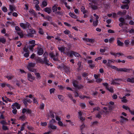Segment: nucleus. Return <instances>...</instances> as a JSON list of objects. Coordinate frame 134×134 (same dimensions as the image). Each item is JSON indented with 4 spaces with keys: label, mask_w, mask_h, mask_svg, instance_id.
Listing matches in <instances>:
<instances>
[{
    "label": "nucleus",
    "mask_w": 134,
    "mask_h": 134,
    "mask_svg": "<svg viewBox=\"0 0 134 134\" xmlns=\"http://www.w3.org/2000/svg\"><path fill=\"white\" fill-rule=\"evenodd\" d=\"M66 48V47L63 46L58 47V49L61 53H63L64 54L67 56L69 51V49L67 48L65 50Z\"/></svg>",
    "instance_id": "nucleus-1"
},
{
    "label": "nucleus",
    "mask_w": 134,
    "mask_h": 134,
    "mask_svg": "<svg viewBox=\"0 0 134 134\" xmlns=\"http://www.w3.org/2000/svg\"><path fill=\"white\" fill-rule=\"evenodd\" d=\"M72 83L73 86L78 90L82 89L83 87V86L81 84L78 85L79 81L76 80H74Z\"/></svg>",
    "instance_id": "nucleus-2"
},
{
    "label": "nucleus",
    "mask_w": 134,
    "mask_h": 134,
    "mask_svg": "<svg viewBox=\"0 0 134 134\" xmlns=\"http://www.w3.org/2000/svg\"><path fill=\"white\" fill-rule=\"evenodd\" d=\"M20 26L23 29H26L27 28H30L31 27V25L28 22H26L25 24L20 23L19 24Z\"/></svg>",
    "instance_id": "nucleus-3"
},
{
    "label": "nucleus",
    "mask_w": 134,
    "mask_h": 134,
    "mask_svg": "<svg viewBox=\"0 0 134 134\" xmlns=\"http://www.w3.org/2000/svg\"><path fill=\"white\" fill-rule=\"evenodd\" d=\"M27 36L29 37H33L34 34L36 33L35 30L31 29H28L27 30Z\"/></svg>",
    "instance_id": "nucleus-4"
},
{
    "label": "nucleus",
    "mask_w": 134,
    "mask_h": 134,
    "mask_svg": "<svg viewBox=\"0 0 134 134\" xmlns=\"http://www.w3.org/2000/svg\"><path fill=\"white\" fill-rule=\"evenodd\" d=\"M35 66V64L34 63H30L28 64L27 66V68L29 71L33 72H35L36 70L32 68L34 67Z\"/></svg>",
    "instance_id": "nucleus-5"
},
{
    "label": "nucleus",
    "mask_w": 134,
    "mask_h": 134,
    "mask_svg": "<svg viewBox=\"0 0 134 134\" xmlns=\"http://www.w3.org/2000/svg\"><path fill=\"white\" fill-rule=\"evenodd\" d=\"M102 85L105 87V88L107 90H108L111 93H113L114 92L113 87H111L109 88L108 83H103Z\"/></svg>",
    "instance_id": "nucleus-6"
},
{
    "label": "nucleus",
    "mask_w": 134,
    "mask_h": 134,
    "mask_svg": "<svg viewBox=\"0 0 134 134\" xmlns=\"http://www.w3.org/2000/svg\"><path fill=\"white\" fill-rule=\"evenodd\" d=\"M131 70H132V69H127L125 68L117 69V71H123L128 73H130Z\"/></svg>",
    "instance_id": "nucleus-7"
},
{
    "label": "nucleus",
    "mask_w": 134,
    "mask_h": 134,
    "mask_svg": "<svg viewBox=\"0 0 134 134\" xmlns=\"http://www.w3.org/2000/svg\"><path fill=\"white\" fill-rule=\"evenodd\" d=\"M52 10L53 12L55 13L57 15H61L62 14V13L60 11H57V7L56 4H55L52 7Z\"/></svg>",
    "instance_id": "nucleus-8"
},
{
    "label": "nucleus",
    "mask_w": 134,
    "mask_h": 134,
    "mask_svg": "<svg viewBox=\"0 0 134 134\" xmlns=\"http://www.w3.org/2000/svg\"><path fill=\"white\" fill-rule=\"evenodd\" d=\"M22 102L25 106H26L28 105L27 103H31L32 102V101L30 99L27 98L23 99L22 100Z\"/></svg>",
    "instance_id": "nucleus-9"
},
{
    "label": "nucleus",
    "mask_w": 134,
    "mask_h": 134,
    "mask_svg": "<svg viewBox=\"0 0 134 134\" xmlns=\"http://www.w3.org/2000/svg\"><path fill=\"white\" fill-rule=\"evenodd\" d=\"M25 113L27 114H31L32 113V111L31 109L28 108H23L22 110V113L24 114Z\"/></svg>",
    "instance_id": "nucleus-10"
},
{
    "label": "nucleus",
    "mask_w": 134,
    "mask_h": 134,
    "mask_svg": "<svg viewBox=\"0 0 134 134\" xmlns=\"http://www.w3.org/2000/svg\"><path fill=\"white\" fill-rule=\"evenodd\" d=\"M49 56L51 58H53V60L55 61H57L58 60V58L55 57V55L54 52H51L49 54Z\"/></svg>",
    "instance_id": "nucleus-11"
},
{
    "label": "nucleus",
    "mask_w": 134,
    "mask_h": 134,
    "mask_svg": "<svg viewBox=\"0 0 134 134\" xmlns=\"http://www.w3.org/2000/svg\"><path fill=\"white\" fill-rule=\"evenodd\" d=\"M35 77L33 76L30 73L27 74V79L30 82H32L34 80Z\"/></svg>",
    "instance_id": "nucleus-12"
},
{
    "label": "nucleus",
    "mask_w": 134,
    "mask_h": 134,
    "mask_svg": "<svg viewBox=\"0 0 134 134\" xmlns=\"http://www.w3.org/2000/svg\"><path fill=\"white\" fill-rule=\"evenodd\" d=\"M37 54L39 55H42L43 53V51L42 48L38 47Z\"/></svg>",
    "instance_id": "nucleus-13"
},
{
    "label": "nucleus",
    "mask_w": 134,
    "mask_h": 134,
    "mask_svg": "<svg viewBox=\"0 0 134 134\" xmlns=\"http://www.w3.org/2000/svg\"><path fill=\"white\" fill-rule=\"evenodd\" d=\"M20 105L16 102L13 103L11 106V107H16L18 109H19L20 108Z\"/></svg>",
    "instance_id": "nucleus-14"
},
{
    "label": "nucleus",
    "mask_w": 134,
    "mask_h": 134,
    "mask_svg": "<svg viewBox=\"0 0 134 134\" xmlns=\"http://www.w3.org/2000/svg\"><path fill=\"white\" fill-rule=\"evenodd\" d=\"M44 11L48 14H50L52 12V9L51 7H47L44 9Z\"/></svg>",
    "instance_id": "nucleus-15"
},
{
    "label": "nucleus",
    "mask_w": 134,
    "mask_h": 134,
    "mask_svg": "<svg viewBox=\"0 0 134 134\" xmlns=\"http://www.w3.org/2000/svg\"><path fill=\"white\" fill-rule=\"evenodd\" d=\"M120 118H121V119L119 121L121 123H123L125 121H128V119L122 116H120Z\"/></svg>",
    "instance_id": "nucleus-16"
},
{
    "label": "nucleus",
    "mask_w": 134,
    "mask_h": 134,
    "mask_svg": "<svg viewBox=\"0 0 134 134\" xmlns=\"http://www.w3.org/2000/svg\"><path fill=\"white\" fill-rule=\"evenodd\" d=\"M126 12V10H124L122 12L120 11L117 12V14L120 16L125 15Z\"/></svg>",
    "instance_id": "nucleus-17"
},
{
    "label": "nucleus",
    "mask_w": 134,
    "mask_h": 134,
    "mask_svg": "<svg viewBox=\"0 0 134 134\" xmlns=\"http://www.w3.org/2000/svg\"><path fill=\"white\" fill-rule=\"evenodd\" d=\"M110 53L111 55L114 56L115 58L116 57L117 55H119L118 57H119L120 55H124V54L121 53H114L112 52H110Z\"/></svg>",
    "instance_id": "nucleus-18"
},
{
    "label": "nucleus",
    "mask_w": 134,
    "mask_h": 134,
    "mask_svg": "<svg viewBox=\"0 0 134 134\" xmlns=\"http://www.w3.org/2000/svg\"><path fill=\"white\" fill-rule=\"evenodd\" d=\"M43 60V64L45 63L46 65L48 66L50 65V64L48 63V62L49 63V61L47 57L46 58H44Z\"/></svg>",
    "instance_id": "nucleus-19"
},
{
    "label": "nucleus",
    "mask_w": 134,
    "mask_h": 134,
    "mask_svg": "<svg viewBox=\"0 0 134 134\" xmlns=\"http://www.w3.org/2000/svg\"><path fill=\"white\" fill-rule=\"evenodd\" d=\"M127 82L132 83H134V77H132L131 78H128L127 80Z\"/></svg>",
    "instance_id": "nucleus-20"
},
{
    "label": "nucleus",
    "mask_w": 134,
    "mask_h": 134,
    "mask_svg": "<svg viewBox=\"0 0 134 134\" xmlns=\"http://www.w3.org/2000/svg\"><path fill=\"white\" fill-rule=\"evenodd\" d=\"M35 74L36 75V79L38 80H40L41 79V76L39 73L35 72Z\"/></svg>",
    "instance_id": "nucleus-21"
},
{
    "label": "nucleus",
    "mask_w": 134,
    "mask_h": 134,
    "mask_svg": "<svg viewBox=\"0 0 134 134\" xmlns=\"http://www.w3.org/2000/svg\"><path fill=\"white\" fill-rule=\"evenodd\" d=\"M129 7L128 4H126L122 5L121 6V8L122 9H129Z\"/></svg>",
    "instance_id": "nucleus-22"
},
{
    "label": "nucleus",
    "mask_w": 134,
    "mask_h": 134,
    "mask_svg": "<svg viewBox=\"0 0 134 134\" xmlns=\"http://www.w3.org/2000/svg\"><path fill=\"white\" fill-rule=\"evenodd\" d=\"M69 15L72 18L74 19L77 18V16L73 13H72L70 12L69 13Z\"/></svg>",
    "instance_id": "nucleus-23"
},
{
    "label": "nucleus",
    "mask_w": 134,
    "mask_h": 134,
    "mask_svg": "<svg viewBox=\"0 0 134 134\" xmlns=\"http://www.w3.org/2000/svg\"><path fill=\"white\" fill-rule=\"evenodd\" d=\"M39 3V1H37V2H36V4L35 5V8L36 9L38 10H39L40 9V8L39 5L37 4Z\"/></svg>",
    "instance_id": "nucleus-24"
},
{
    "label": "nucleus",
    "mask_w": 134,
    "mask_h": 134,
    "mask_svg": "<svg viewBox=\"0 0 134 134\" xmlns=\"http://www.w3.org/2000/svg\"><path fill=\"white\" fill-rule=\"evenodd\" d=\"M79 117H80V120H84V119H83V116H82V114L81 111H80L79 112Z\"/></svg>",
    "instance_id": "nucleus-25"
},
{
    "label": "nucleus",
    "mask_w": 134,
    "mask_h": 134,
    "mask_svg": "<svg viewBox=\"0 0 134 134\" xmlns=\"http://www.w3.org/2000/svg\"><path fill=\"white\" fill-rule=\"evenodd\" d=\"M54 112L52 110L49 111L50 116L52 118H53L54 117Z\"/></svg>",
    "instance_id": "nucleus-26"
},
{
    "label": "nucleus",
    "mask_w": 134,
    "mask_h": 134,
    "mask_svg": "<svg viewBox=\"0 0 134 134\" xmlns=\"http://www.w3.org/2000/svg\"><path fill=\"white\" fill-rule=\"evenodd\" d=\"M74 51H69V53H68V54L67 55V56H68L69 57H73V56Z\"/></svg>",
    "instance_id": "nucleus-27"
},
{
    "label": "nucleus",
    "mask_w": 134,
    "mask_h": 134,
    "mask_svg": "<svg viewBox=\"0 0 134 134\" xmlns=\"http://www.w3.org/2000/svg\"><path fill=\"white\" fill-rule=\"evenodd\" d=\"M102 113L100 111H99L97 114L96 115V117L100 119L102 117Z\"/></svg>",
    "instance_id": "nucleus-28"
},
{
    "label": "nucleus",
    "mask_w": 134,
    "mask_h": 134,
    "mask_svg": "<svg viewBox=\"0 0 134 134\" xmlns=\"http://www.w3.org/2000/svg\"><path fill=\"white\" fill-rule=\"evenodd\" d=\"M42 5L41 7L42 8L46 7L47 5V2L45 1H43L42 2Z\"/></svg>",
    "instance_id": "nucleus-29"
},
{
    "label": "nucleus",
    "mask_w": 134,
    "mask_h": 134,
    "mask_svg": "<svg viewBox=\"0 0 134 134\" xmlns=\"http://www.w3.org/2000/svg\"><path fill=\"white\" fill-rule=\"evenodd\" d=\"M117 44L118 46H122L124 45V43L119 40H118Z\"/></svg>",
    "instance_id": "nucleus-30"
},
{
    "label": "nucleus",
    "mask_w": 134,
    "mask_h": 134,
    "mask_svg": "<svg viewBox=\"0 0 134 134\" xmlns=\"http://www.w3.org/2000/svg\"><path fill=\"white\" fill-rule=\"evenodd\" d=\"M17 34L20 36V37L22 38L24 37V35L23 32V31H21L20 32H17Z\"/></svg>",
    "instance_id": "nucleus-31"
},
{
    "label": "nucleus",
    "mask_w": 134,
    "mask_h": 134,
    "mask_svg": "<svg viewBox=\"0 0 134 134\" xmlns=\"http://www.w3.org/2000/svg\"><path fill=\"white\" fill-rule=\"evenodd\" d=\"M6 42V40L4 37L0 38V42L4 44Z\"/></svg>",
    "instance_id": "nucleus-32"
},
{
    "label": "nucleus",
    "mask_w": 134,
    "mask_h": 134,
    "mask_svg": "<svg viewBox=\"0 0 134 134\" xmlns=\"http://www.w3.org/2000/svg\"><path fill=\"white\" fill-rule=\"evenodd\" d=\"M49 127L53 130H55L57 129V126H54L52 124H50Z\"/></svg>",
    "instance_id": "nucleus-33"
},
{
    "label": "nucleus",
    "mask_w": 134,
    "mask_h": 134,
    "mask_svg": "<svg viewBox=\"0 0 134 134\" xmlns=\"http://www.w3.org/2000/svg\"><path fill=\"white\" fill-rule=\"evenodd\" d=\"M52 18L51 16L48 15L47 16L44 17V19L47 20L48 21H50L52 19Z\"/></svg>",
    "instance_id": "nucleus-34"
},
{
    "label": "nucleus",
    "mask_w": 134,
    "mask_h": 134,
    "mask_svg": "<svg viewBox=\"0 0 134 134\" xmlns=\"http://www.w3.org/2000/svg\"><path fill=\"white\" fill-rule=\"evenodd\" d=\"M38 33L41 35H43L44 34L43 31V29L41 28H40L39 29Z\"/></svg>",
    "instance_id": "nucleus-35"
},
{
    "label": "nucleus",
    "mask_w": 134,
    "mask_h": 134,
    "mask_svg": "<svg viewBox=\"0 0 134 134\" xmlns=\"http://www.w3.org/2000/svg\"><path fill=\"white\" fill-rule=\"evenodd\" d=\"M80 105L82 109H84L86 107V105L85 103H80Z\"/></svg>",
    "instance_id": "nucleus-36"
},
{
    "label": "nucleus",
    "mask_w": 134,
    "mask_h": 134,
    "mask_svg": "<svg viewBox=\"0 0 134 134\" xmlns=\"http://www.w3.org/2000/svg\"><path fill=\"white\" fill-rule=\"evenodd\" d=\"M85 126V125L83 124L80 126V131L81 133L83 132V129L84 128Z\"/></svg>",
    "instance_id": "nucleus-37"
},
{
    "label": "nucleus",
    "mask_w": 134,
    "mask_h": 134,
    "mask_svg": "<svg viewBox=\"0 0 134 134\" xmlns=\"http://www.w3.org/2000/svg\"><path fill=\"white\" fill-rule=\"evenodd\" d=\"M98 21V20H96V21H94L93 24V25L94 26H96L97 25Z\"/></svg>",
    "instance_id": "nucleus-38"
},
{
    "label": "nucleus",
    "mask_w": 134,
    "mask_h": 134,
    "mask_svg": "<svg viewBox=\"0 0 134 134\" xmlns=\"http://www.w3.org/2000/svg\"><path fill=\"white\" fill-rule=\"evenodd\" d=\"M64 33L68 35L70 33H71L70 31L67 29L66 30L64 31Z\"/></svg>",
    "instance_id": "nucleus-39"
},
{
    "label": "nucleus",
    "mask_w": 134,
    "mask_h": 134,
    "mask_svg": "<svg viewBox=\"0 0 134 134\" xmlns=\"http://www.w3.org/2000/svg\"><path fill=\"white\" fill-rule=\"evenodd\" d=\"M25 116L24 115H23L21 116H20L19 118L20 120L23 121L25 120Z\"/></svg>",
    "instance_id": "nucleus-40"
},
{
    "label": "nucleus",
    "mask_w": 134,
    "mask_h": 134,
    "mask_svg": "<svg viewBox=\"0 0 134 134\" xmlns=\"http://www.w3.org/2000/svg\"><path fill=\"white\" fill-rule=\"evenodd\" d=\"M115 81L114 80H112L111 84L113 85H120V83H119L115 82Z\"/></svg>",
    "instance_id": "nucleus-41"
},
{
    "label": "nucleus",
    "mask_w": 134,
    "mask_h": 134,
    "mask_svg": "<svg viewBox=\"0 0 134 134\" xmlns=\"http://www.w3.org/2000/svg\"><path fill=\"white\" fill-rule=\"evenodd\" d=\"M13 110H12V112L13 114H16L17 113V111L15 107H11Z\"/></svg>",
    "instance_id": "nucleus-42"
},
{
    "label": "nucleus",
    "mask_w": 134,
    "mask_h": 134,
    "mask_svg": "<svg viewBox=\"0 0 134 134\" xmlns=\"http://www.w3.org/2000/svg\"><path fill=\"white\" fill-rule=\"evenodd\" d=\"M112 63V60H108V63L106 65L108 67H110V64Z\"/></svg>",
    "instance_id": "nucleus-43"
},
{
    "label": "nucleus",
    "mask_w": 134,
    "mask_h": 134,
    "mask_svg": "<svg viewBox=\"0 0 134 134\" xmlns=\"http://www.w3.org/2000/svg\"><path fill=\"white\" fill-rule=\"evenodd\" d=\"M74 55L75 57H79L80 56V54L75 51H74Z\"/></svg>",
    "instance_id": "nucleus-44"
},
{
    "label": "nucleus",
    "mask_w": 134,
    "mask_h": 134,
    "mask_svg": "<svg viewBox=\"0 0 134 134\" xmlns=\"http://www.w3.org/2000/svg\"><path fill=\"white\" fill-rule=\"evenodd\" d=\"M58 99L61 101H62L63 100L64 98L63 96L61 95H58Z\"/></svg>",
    "instance_id": "nucleus-45"
},
{
    "label": "nucleus",
    "mask_w": 134,
    "mask_h": 134,
    "mask_svg": "<svg viewBox=\"0 0 134 134\" xmlns=\"http://www.w3.org/2000/svg\"><path fill=\"white\" fill-rule=\"evenodd\" d=\"M100 110V108L99 107H96L93 109V111L92 112H94L95 110H97L99 111Z\"/></svg>",
    "instance_id": "nucleus-46"
},
{
    "label": "nucleus",
    "mask_w": 134,
    "mask_h": 134,
    "mask_svg": "<svg viewBox=\"0 0 134 134\" xmlns=\"http://www.w3.org/2000/svg\"><path fill=\"white\" fill-rule=\"evenodd\" d=\"M2 129L3 130L5 131L8 130H9V129L7 127L4 125H3L2 126Z\"/></svg>",
    "instance_id": "nucleus-47"
},
{
    "label": "nucleus",
    "mask_w": 134,
    "mask_h": 134,
    "mask_svg": "<svg viewBox=\"0 0 134 134\" xmlns=\"http://www.w3.org/2000/svg\"><path fill=\"white\" fill-rule=\"evenodd\" d=\"M44 104L43 103H42L40 104V109L41 110H43L44 109Z\"/></svg>",
    "instance_id": "nucleus-48"
},
{
    "label": "nucleus",
    "mask_w": 134,
    "mask_h": 134,
    "mask_svg": "<svg viewBox=\"0 0 134 134\" xmlns=\"http://www.w3.org/2000/svg\"><path fill=\"white\" fill-rule=\"evenodd\" d=\"M0 123L1 124H2L3 125H7V122L5 120H2L0 122Z\"/></svg>",
    "instance_id": "nucleus-49"
},
{
    "label": "nucleus",
    "mask_w": 134,
    "mask_h": 134,
    "mask_svg": "<svg viewBox=\"0 0 134 134\" xmlns=\"http://www.w3.org/2000/svg\"><path fill=\"white\" fill-rule=\"evenodd\" d=\"M2 9L4 12H6L7 11V8L5 6L3 7Z\"/></svg>",
    "instance_id": "nucleus-50"
},
{
    "label": "nucleus",
    "mask_w": 134,
    "mask_h": 134,
    "mask_svg": "<svg viewBox=\"0 0 134 134\" xmlns=\"http://www.w3.org/2000/svg\"><path fill=\"white\" fill-rule=\"evenodd\" d=\"M92 8L94 10L97 9L98 7L97 6L94 5H92L91 6Z\"/></svg>",
    "instance_id": "nucleus-51"
},
{
    "label": "nucleus",
    "mask_w": 134,
    "mask_h": 134,
    "mask_svg": "<svg viewBox=\"0 0 134 134\" xmlns=\"http://www.w3.org/2000/svg\"><path fill=\"white\" fill-rule=\"evenodd\" d=\"M29 12L31 14H33L35 16H36V14L35 12L33 10L30 11H29Z\"/></svg>",
    "instance_id": "nucleus-52"
},
{
    "label": "nucleus",
    "mask_w": 134,
    "mask_h": 134,
    "mask_svg": "<svg viewBox=\"0 0 134 134\" xmlns=\"http://www.w3.org/2000/svg\"><path fill=\"white\" fill-rule=\"evenodd\" d=\"M55 90V89L54 88H51L49 90V92L51 94L52 93H54Z\"/></svg>",
    "instance_id": "nucleus-53"
},
{
    "label": "nucleus",
    "mask_w": 134,
    "mask_h": 134,
    "mask_svg": "<svg viewBox=\"0 0 134 134\" xmlns=\"http://www.w3.org/2000/svg\"><path fill=\"white\" fill-rule=\"evenodd\" d=\"M94 39H91L89 38L88 42L90 43H93L94 42Z\"/></svg>",
    "instance_id": "nucleus-54"
},
{
    "label": "nucleus",
    "mask_w": 134,
    "mask_h": 134,
    "mask_svg": "<svg viewBox=\"0 0 134 134\" xmlns=\"http://www.w3.org/2000/svg\"><path fill=\"white\" fill-rule=\"evenodd\" d=\"M77 65H78V68H79V69H80V68H81L82 65L81 63V62H78Z\"/></svg>",
    "instance_id": "nucleus-55"
},
{
    "label": "nucleus",
    "mask_w": 134,
    "mask_h": 134,
    "mask_svg": "<svg viewBox=\"0 0 134 134\" xmlns=\"http://www.w3.org/2000/svg\"><path fill=\"white\" fill-rule=\"evenodd\" d=\"M56 122L55 120L54 119H52L51 120L49 121V125L52 124L53 123H55Z\"/></svg>",
    "instance_id": "nucleus-56"
},
{
    "label": "nucleus",
    "mask_w": 134,
    "mask_h": 134,
    "mask_svg": "<svg viewBox=\"0 0 134 134\" xmlns=\"http://www.w3.org/2000/svg\"><path fill=\"white\" fill-rule=\"evenodd\" d=\"M35 46V44H32L31 45H30L29 47V49L31 50H32Z\"/></svg>",
    "instance_id": "nucleus-57"
},
{
    "label": "nucleus",
    "mask_w": 134,
    "mask_h": 134,
    "mask_svg": "<svg viewBox=\"0 0 134 134\" xmlns=\"http://www.w3.org/2000/svg\"><path fill=\"white\" fill-rule=\"evenodd\" d=\"M37 60L39 63L43 64V60L42 59L39 58L38 59H37Z\"/></svg>",
    "instance_id": "nucleus-58"
},
{
    "label": "nucleus",
    "mask_w": 134,
    "mask_h": 134,
    "mask_svg": "<svg viewBox=\"0 0 134 134\" xmlns=\"http://www.w3.org/2000/svg\"><path fill=\"white\" fill-rule=\"evenodd\" d=\"M67 95L68 97L71 100L72 99V98H73V97H72V95L70 93H68L67 94Z\"/></svg>",
    "instance_id": "nucleus-59"
},
{
    "label": "nucleus",
    "mask_w": 134,
    "mask_h": 134,
    "mask_svg": "<svg viewBox=\"0 0 134 134\" xmlns=\"http://www.w3.org/2000/svg\"><path fill=\"white\" fill-rule=\"evenodd\" d=\"M102 81V79L101 78H99L97 79L96 80V82L97 83H99Z\"/></svg>",
    "instance_id": "nucleus-60"
},
{
    "label": "nucleus",
    "mask_w": 134,
    "mask_h": 134,
    "mask_svg": "<svg viewBox=\"0 0 134 134\" xmlns=\"http://www.w3.org/2000/svg\"><path fill=\"white\" fill-rule=\"evenodd\" d=\"M33 103H35L38 104V102L36 98H34L33 99Z\"/></svg>",
    "instance_id": "nucleus-61"
},
{
    "label": "nucleus",
    "mask_w": 134,
    "mask_h": 134,
    "mask_svg": "<svg viewBox=\"0 0 134 134\" xmlns=\"http://www.w3.org/2000/svg\"><path fill=\"white\" fill-rule=\"evenodd\" d=\"M29 52H26L24 54V56L26 58H27L29 57Z\"/></svg>",
    "instance_id": "nucleus-62"
},
{
    "label": "nucleus",
    "mask_w": 134,
    "mask_h": 134,
    "mask_svg": "<svg viewBox=\"0 0 134 134\" xmlns=\"http://www.w3.org/2000/svg\"><path fill=\"white\" fill-rule=\"evenodd\" d=\"M95 65L94 64H90L89 65V67H90L91 69H93L95 66Z\"/></svg>",
    "instance_id": "nucleus-63"
},
{
    "label": "nucleus",
    "mask_w": 134,
    "mask_h": 134,
    "mask_svg": "<svg viewBox=\"0 0 134 134\" xmlns=\"http://www.w3.org/2000/svg\"><path fill=\"white\" fill-rule=\"evenodd\" d=\"M15 30L17 31H20L21 30H20V27L18 26H16L15 27Z\"/></svg>",
    "instance_id": "nucleus-64"
}]
</instances>
